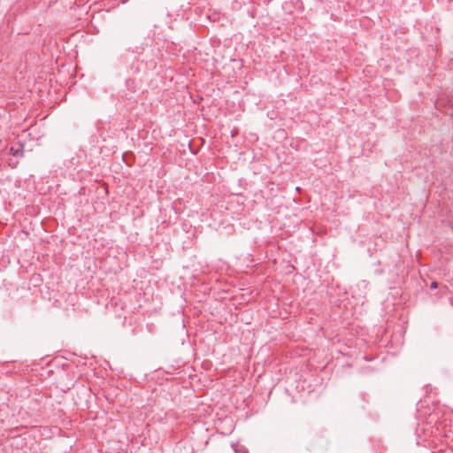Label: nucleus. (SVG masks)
Returning a JSON list of instances; mask_svg holds the SVG:
<instances>
[{
    "instance_id": "1",
    "label": "nucleus",
    "mask_w": 453,
    "mask_h": 453,
    "mask_svg": "<svg viewBox=\"0 0 453 453\" xmlns=\"http://www.w3.org/2000/svg\"><path fill=\"white\" fill-rule=\"evenodd\" d=\"M10 151L13 156L19 155V150H15L13 147L11 148Z\"/></svg>"
},
{
    "instance_id": "2",
    "label": "nucleus",
    "mask_w": 453,
    "mask_h": 453,
    "mask_svg": "<svg viewBox=\"0 0 453 453\" xmlns=\"http://www.w3.org/2000/svg\"><path fill=\"white\" fill-rule=\"evenodd\" d=\"M431 288H437V283L436 282H432Z\"/></svg>"
},
{
    "instance_id": "3",
    "label": "nucleus",
    "mask_w": 453,
    "mask_h": 453,
    "mask_svg": "<svg viewBox=\"0 0 453 453\" xmlns=\"http://www.w3.org/2000/svg\"><path fill=\"white\" fill-rule=\"evenodd\" d=\"M447 114H449V115H451V116H452V115H453V110H451V111H450V112H447Z\"/></svg>"
},
{
    "instance_id": "4",
    "label": "nucleus",
    "mask_w": 453,
    "mask_h": 453,
    "mask_svg": "<svg viewBox=\"0 0 453 453\" xmlns=\"http://www.w3.org/2000/svg\"><path fill=\"white\" fill-rule=\"evenodd\" d=\"M237 453H247V452H245V451L241 452L240 450H238Z\"/></svg>"
}]
</instances>
